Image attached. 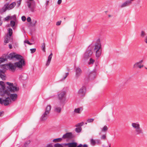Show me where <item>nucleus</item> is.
I'll list each match as a JSON object with an SVG mask.
<instances>
[{
  "instance_id": "obj_1",
  "label": "nucleus",
  "mask_w": 147,
  "mask_h": 147,
  "mask_svg": "<svg viewBox=\"0 0 147 147\" xmlns=\"http://www.w3.org/2000/svg\"><path fill=\"white\" fill-rule=\"evenodd\" d=\"M1 88H0V96L6 97L8 96L10 92H13L18 91L19 88L17 86H14L12 83L7 82L6 84L9 86L6 87L3 82H1Z\"/></svg>"
},
{
  "instance_id": "obj_2",
  "label": "nucleus",
  "mask_w": 147,
  "mask_h": 147,
  "mask_svg": "<svg viewBox=\"0 0 147 147\" xmlns=\"http://www.w3.org/2000/svg\"><path fill=\"white\" fill-rule=\"evenodd\" d=\"M102 50L101 44L100 40L98 39L93 47V51L95 54L96 57L98 58L100 56L101 54Z\"/></svg>"
},
{
  "instance_id": "obj_3",
  "label": "nucleus",
  "mask_w": 147,
  "mask_h": 147,
  "mask_svg": "<svg viewBox=\"0 0 147 147\" xmlns=\"http://www.w3.org/2000/svg\"><path fill=\"white\" fill-rule=\"evenodd\" d=\"M7 67L9 68L12 71H14L16 70V67L15 65L12 63L5 64L2 66V69H0V73H5V71L7 70Z\"/></svg>"
},
{
  "instance_id": "obj_4",
  "label": "nucleus",
  "mask_w": 147,
  "mask_h": 147,
  "mask_svg": "<svg viewBox=\"0 0 147 147\" xmlns=\"http://www.w3.org/2000/svg\"><path fill=\"white\" fill-rule=\"evenodd\" d=\"M58 98L60 100L61 104L64 103L66 100V92L64 91H62L58 94Z\"/></svg>"
},
{
  "instance_id": "obj_5",
  "label": "nucleus",
  "mask_w": 147,
  "mask_h": 147,
  "mask_svg": "<svg viewBox=\"0 0 147 147\" xmlns=\"http://www.w3.org/2000/svg\"><path fill=\"white\" fill-rule=\"evenodd\" d=\"M16 5V3L15 2H13L9 5L8 3L4 5L3 8L2 9V11L3 12H5L6 10L11 9L14 8Z\"/></svg>"
},
{
  "instance_id": "obj_6",
  "label": "nucleus",
  "mask_w": 147,
  "mask_h": 147,
  "mask_svg": "<svg viewBox=\"0 0 147 147\" xmlns=\"http://www.w3.org/2000/svg\"><path fill=\"white\" fill-rule=\"evenodd\" d=\"M27 3L28 7L32 12H34L35 10L36 3L34 1H28Z\"/></svg>"
},
{
  "instance_id": "obj_7",
  "label": "nucleus",
  "mask_w": 147,
  "mask_h": 147,
  "mask_svg": "<svg viewBox=\"0 0 147 147\" xmlns=\"http://www.w3.org/2000/svg\"><path fill=\"white\" fill-rule=\"evenodd\" d=\"M11 102L10 98L7 96L5 99L3 100L0 98V103L4 104L5 106H7Z\"/></svg>"
},
{
  "instance_id": "obj_8",
  "label": "nucleus",
  "mask_w": 147,
  "mask_h": 147,
  "mask_svg": "<svg viewBox=\"0 0 147 147\" xmlns=\"http://www.w3.org/2000/svg\"><path fill=\"white\" fill-rule=\"evenodd\" d=\"M93 52L91 49H88L85 52L84 55V58L86 59L92 55Z\"/></svg>"
},
{
  "instance_id": "obj_9",
  "label": "nucleus",
  "mask_w": 147,
  "mask_h": 147,
  "mask_svg": "<svg viewBox=\"0 0 147 147\" xmlns=\"http://www.w3.org/2000/svg\"><path fill=\"white\" fill-rule=\"evenodd\" d=\"M16 67H18L21 69L22 68L23 66H25V64L24 59H21L19 61L15 63Z\"/></svg>"
},
{
  "instance_id": "obj_10",
  "label": "nucleus",
  "mask_w": 147,
  "mask_h": 147,
  "mask_svg": "<svg viewBox=\"0 0 147 147\" xmlns=\"http://www.w3.org/2000/svg\"><path fill=\"white\" fill-rule=\"evenodd\" d=\"M75 77L76 78H79L81 75L82 71L81 69L79 67H76L75 69Z\"/></svg>"
},
{
  "instance_id": "obj_11",
  "label": "nucleus",
  "mask_w": 147,
  "mask_h": 147,
  "mask_svg": "<svg viewBox=\"0 0 147 147\" xmlns=\"http://www.w3.org/2000/svg\"><path fill=\"white\" fill-rule=\"evenodd\" d=\"M86 92V87L85 86H83L78 90V94L80 96H83L85 95Z\"/></svg>"
},
{
  "instance_id": "obj_12",
  "label": "nucleus",
  "mask_w": 147,
  "mask_h": 147,
  "mask_svg": "<svg viewBox=\"0 0 147 147\" xmlns=\"http://www.w3.org/2000/svg\"><path fill=\"white\" fill-rule=\"evenodd\" d=\"M132 2L129 0H127L123 2L120 5L121 8H123L128 6L132 4Z\"/></svg>"
},
{
  "instance_id": "obj_13",
  "label": "nucleus",
  "mask_w": 147,
  "mask_h": 147,
  "mask_svg": "<svg viewBox=\"0 0 147 147\" xmlns=\"http://www.w3.org/2000/svg\"><path fill=\"white\" fill-rule=\"evenodd\" d=\"M143 60H141L138 62L136 63L134 65V68H136L139 67V68H141L143 67V65L142 64L143 62Z\"/></svg>"
},
{
  "instance_id": "obj_14",
  "label": "nucleus",
  "mask_w": 147,
  "mask_h": 147,
  "mask_svg": "<svg viewBox=\"0 0 147 147\" xmlns=\"http://www.w3.org/2000/svg\"><path fill=\"white\" fill-rule=\"evenodd\" d=\"M49 115V114L44 112L40 117V121H43L46 120L47 119Z\"/></svg>"
},
{
  "instance_id": "obj_15",
  "label": "nucleus",
  "mask_w": 147,
  "mask_h": 147,
  "mask_svg": "<svg viewBox=\"0 0 147 147\" xmlns=\"http://www.w3.org/2000/svg\"><path fill=\"white\" fill-rule=\"evenodd\" d=\"M9 96V97L11 101L12 102L15 101L17 100L18 95L16 94H10V95L8 96V97Z\"/></svg>"
},
{
  "instance_id": "obj_16",
  "label": "nucleus",
  "mask_w": 147,
  "mask_h": 147,
  "mask_svg": "<svg viewBox=\"0 0 147 147\" xmlns=\"http://www.w3.org/2000/svg\"><path fill=\"white\" fill-rule=\"evenodd\" d=\"M54 111L55 112L57 113H59L61 111V105H56L54 107Z\"/></svg>"
},
{
  "instance_id": "obj_17",
  "label": "nucleus",
  "mask_w": 147,
  "mask_h": 147,
  "mask_svg": "<svg viewBox=\"0 0 147 147\" xmlns=\"http://www.w3.org/2000/svg\"><path fill=\"white\" fill-rule=\"evenodd\" d=\"M96 76V72L94 71H93L90 73L88 75V77L90 79H93Z\"/></svg>"
},
{
  "instance_id": "obj_18",
  "label": "nucleus",
  "mask_w": 147,
  "mask_h": 147,
  "mask_svg": "<svg viewBox=\"0 0 147 147\" xmlns=\"http://www.w3.org/2000/svg\"><path fill=\"white\" fill-rule=\"evenodd\" d=\"M51 109V105L50 104H48L46 106L45 109V111L44 112L49 115L50 113Z\"/></svg>"
},
{
  "instance_id": "obj_19",
  "label": "nucleus",
  "mask_w": 147,
  "mask_h": 147,
  "mask_svg": "<svg viewBox=\"0 0 147 147\" xmlns=\"http://www.w3.org/2000/svg\"><path fill=\"white\" fill-rule=\"evenodd\" d=\"M53 56V54L51 53L50 54V55L48 56L47 59L46 63V65L47 66H48L49 65L51 61V59L52 58Z\"/></svg>"
},
{
  "instance_id": "obj_20",
  "label": "nucleus",
  "mask_w": 147,
  "mask_h": 147,
  "mask_svg": "<svg viewBox=\"0 0 147 147\" xmlns=\"http://www.w3.org/2000/svg\"><path fill=\"white\" fill-rule=\"evenodd\" d=\"M132 127L135 129L140 127V125L138 122H133L131 124Z\"/></svg>"
},
{
  "instance_id": "obj_21",
  "label": "nucleus",
  "mask_w": 147,
  "mask_h": 147,
  "mask_svg": "<svg viewBox=\"0 0 147 147\" xmlns=\"http://www.w3.org/2000/svg\"><path fill=\"white\" fill-rule=\"evenodd\" d=\"M83 110V107H82L75 108L74 111V112L76 114H80Z\"/></svg>"
},
{
  "instance_id": "obj_22",
  "label": "nucleus",
  "mask_w": 147,
  "mask_h": 147,
  "mask_svg": "<svg viewBox=\"0 0 147 147\" xmlns=\"http://www.w3.org/2000/svg\"><path fill=\"white\" fill-rule=\"evenodd\" d=\"M72 137V134L71 133H67L64 134L63 136V138H71Z\"/></svg>"
},
{
  "instance_id": "obj_23",
  "label": "nucleus",
  "mask_w": 147,
  "mask_h": 147,
  "mask_svg": "<svg viewBox=\"0 0 147 147\" xmlns=\"http://www.w3.org/2000/svg\"><path fill=\"white\" fill-rule=\"evenodd\" d=\"M135 130L136 133V135L142 134L143 133L142 129L140 128V127Z\"/></svg>"
},
{
  "instance_id": "obj_24",
  "label": "nucleus",
  "mask_w": 147,
  "mask_h": 147,
  "mask_svg": "<svg viewBox=\"0 0 147 147\" xmlns=\"http://www.w3.org/2000/svg\"><path fill=\"white\" fill-rule=\"evenodd\" d=\"M66 145L68 146V147H76L77 145V143L76 142H72L66 144Z\"/></svg>"
},
{
  "instance_id": "obj_25",
  "label": "nucleus",
  "mask_w": 147,
  "mask_h": 147,
  "mask_svg": "<svg viewBox=\"0 0 147 147\" xmlns=\"http://www.w3.org/2000/svg\"><path fill=\"white\" fill-rule=\"evenodd\" d=\"M16 53H11L9 54L8 56V58L10 59H11L15 58Z\"/></svg>"
},
{
  "instance_id": "obj_26",
  "label": "nucleus",
  "mask_w": 147,
  "mask_h": 147,
  "mask_svg": "<svg viewBox=\"0 0 147 147\" xmlns=\"http://www.w3.org/2000/svg\"><path fill=\"white\" fill-rule=\"evenodd\" d=\"M15 58L18 60H19V61L21 60V59H24L23 57L21 56L18 54H16L15 55Z\"/></svg>"
},
{
  "instance_id": "obj_27",
  "label": "nucleus",
  "mask_w": 147,
  "mask_h": 147,
  "mask_svg": "<svg viewBox=\"0 0 147 147\" xmlns=\"http://www.w3.org/2000/svg\"><path fill=\"white\" fill-rule=\"evenodd\" d=\"M8 36L11 37L13 33L12 30L11 28H9L8 30Z\"/></svg>"
},
{
  "instance_id": "obj_28",
  "label": "nucleus",
  "mask_w": 147,
  "mask_h": 147,
  "mask_svg": "<svg viewBox=\"0 0 147 147\" xmlns=\"http://www.w3.org/2000/svg\"><path fill=\"white\" fill-rule=\"evenodd\" d=\"M10 37L8 36V34L6 36V38L4 40V42L5 43V44L8 43L9 42V40L10 39Z\"/></svg>"
},
{
  "instance_id": "obj_29",
  "label": "nucleus",
  "mask_w": 147,
  "mask_h": 147,
  "mask_svg": "<svg viewBox=\"0 0 147 147\" xmlns=\"http://www.w3.org/2000/svg\"><path fill=\"white\" fill-rule=\"evenodd\" d=\"M90 144L92 145H95L96 144V140L91 139L90 140Z\"/></svg>"
},
{
  "instance_id": "obj_30",
  "label": "nucleus",
  "mask_w": 147,
  "mask_h": 147,
  "mask_svg": "<svg viewBox=\"0 0 147 147\" xmlns=\"http://www.w3.org/2000/svg\"><path fill=\"white\" fill-rule=\"evenodd\" d=\"M62 140V138L55 139L53 140V142H60Z\"/></svg>"
},
{
  "instance_id": "obj_31",
  "label": "nucleus",
  "mask_w": 147,
  "mask_h": 147,
  "mask_svg": "<svg viewBox=\"0 0 147 147\" xmlns=\"http://www.w3.org/2000/svg\"><path fill=\"white\" fill-rule=\"evenodd\" d=\"M21 76H22L21 77V79L23 80H26L27 78V76L26 74H23Z\"/></svg>"
},
{
  "instance_id": "obj_32",
  "label": "nucleus",
  "mask_w": 147,
  "mask_h": 147,
  "mask_svg": "<svg viewBox=\"0 0 147 147\" xmlns=\"http://www.w3.org/2000/svg\"><path fill=\"white\" fill-rule=\"evenodd\" d=\"M4 73L1 72L0 73V78L3 80H5V77L4 75H3L1 73Z\"/></svg>"
},
{
  "instance_id": "obj_33",
  "label": "nucleus",
  "mask_w": 147,
  "mask_h": 147,
  "mask_svg": "<svg viewBox=\"0 0 147 147\" xmlns=\"http://www.w3.org/2000/svg\"><path fill=\"white\" fill-rule=\"evenodd\" d=\"M94 61H95V60L94 59H92V58H91L90 59L89 61L88 62V64L89 65H90L91 64H92L94 63Z\"/></svg>"
},
{
  "instance_id": "obj_34",
  "label": "nucleus",
  "mask_w": 147,
  "mask_h": 147,
  "mask_svg": "<svg viewBox=\"0 0 147 147\" xmlns=\"http://www.w3.org/2000/svg\"><path fill=\"white\" fill-rule=\"evenodd\" d=\"M81 130V127H77L76 128V131L78 133L80 132Z\"/></svg>"
},
{
  "instance_id": "obj_35",
  "label": "nucleus",
  "mask_w": 147,
  "mask_h": 147,
  "mask_svg": "<svg viewBox=\"0 0 147 147\" xmlns=\"http://www.w3.org/2000/svg\"><path fill=\"white\" fill-rule=\"evenodd\" d=\"M41 48L42 51H45V43H43L42 44Z\"/></svg>"
},
{
  "instance_id": "obj_36",
  "label": "nucleus",
  "mask_w": 147,
  "mask_h": 147,
  "mask_svg": "<svg viewBox=\"0 0 147 147\" xmlns=\"http://www.w3.org/2000/svg\"><path fill=\"white\" fill-rule=\"evenodd\" d=\"M84 123L82 122L80 123H78L75 126L77 127H81L83 125Z\"/></svg>"
},
{
  "instance_id": "obj_37",
  "label": "nucleus",
  "mask_w": 147,
  "mask_h": 147,
  "mask_svg": "<svg viewBox=\"0 0 147 147\" xmlns=\"http://www.w3.org/2000/svg\"><path fill=\"white\" fill-rule=\"evenodd\" d=\"M146 33L145 32L143 31H142L141 33H140V36L142 37H144L146 35Z\"/></svg>"
},
{
  "instance_id": "obj_38",
  "label": "nucleus",
  "mask_w": 147,
  "mask_h": 147,
  "mask_svg": "<svg viewBox=\"0 0 147 147\" xmlns=\"http://www.w3.org/2000/svg\"><path fill=\"white\" fill-rule=\"evenodd\" d=\"M10 20H16V17L15 15H14L12 16H10Z\"/></svg>"
},
{
  "instance_id": "obj_39",
  "label": "nucleus",
  "mask_w": 147,
  "mask_h": 147,
  "mask_svg": "<svg viewBox=\"0 0 147 147\" xmlns=\"http://www.w3.org/2000/svg\"><path fill=\"white\" fill-rule=\"evenodd\" d=\"M10 19V16H8L4 19V20L5 21H8Z\"/></svg>"
},
{
  "instance_id": "obj_40",
  "label": "nucleus",
  "mask_w": 147,
  "mask_h": 147,
  "mask_svg": "<svg viewBox=\"0 0 147 147\" xmlns=\"http://www.w3.org/2000/svg\"><path fill=\"white\" fill-rule=\"evenodd\" d=\"M55 147H63L61 144L59 143L55 144L54 145Z\"/></svg>"
},
{
  "instance_id": "obj_41",
  "label": "nucleus",
  "mask_w": 147,
  "mask_h": 147,
  "mask_svg": "<svg viewBox=\"0 0 147 147\" xmlns=\"http://www.w3.org/2000/svg\"><path fill=\"white\" fill-rule=\"evenodd\" d=\"M15 24V22L13 21H11L10 22V25L11 27H13L14 26Z\"/></svg>"
},
{
  "instance_id": "obj_42",
  "label": "nucleus",
  "mask_w": 147,
  "mask_h": 147,
  "mask_svg": "<svg viewBox=\"0 0 147 147\" xmlns=\"http://www.w3.org/2000/svg\"><path fill=\"white\" fill-rule=\"evenodd\" d=\"M37 22V21L36 20H33V21L31 22L32 25L34 26H35Z\"/></svg>"
},
{
  "instance_id": "obj_43",
  "label": "nucleus",
  "mask_w": 147,
  "mask_h": 147,
  "mask_svg": "<svg viewBox=\"0 0 147 147\" xmlns=\"http://www.w3.org/2000/svg\"><path fill=\"white\" fill-rule=\"evenodd\" d=\"M69 73L68 72L66 73L63 76V78L62 79V80H65L67 76L68 75Z\"/></svg>"
},
{
  "instance_id": "obj_44",
  "label": "nucleus",
  "mask_w": 147,
  "mask_h": 147,
  "mask_svg": "<svg viewBox=\"0 0 147 147\" xmlns=\"http://www.w3.org/2000/svg\"><path fill=\"white\" fill-rule=\"evenodd\" d=\"M26 43H27V44L28 45H32V43H30V42H29L28 40H25L24 41V44L25 46H26Z\"/></svg>"
},
{
  "instance_id": "obj_45",
  "label": "nucleus",
  "mask_w": 147,
  "mask_h": 147,
  "mask_svg": "<svg viewBox=\"0 0 147 147\" xmlns=\"http://www.w3.org/2000/svg\"><path fill=\"white\" fill-rule=\"evenodd\" d=\"M94 120V119H88L87 121L88 123H91Z\"/></svg>"
},
{
  "instance_id": "obj_46",
  "label": "nucleus",
  "mask_w": 147,
  "mask_h": 147,
  "mask_svg": "<svg viewBox=\"0 0 147 147\" xmlns=\"http://www.w3.org/2000/svg\"><path fill=\"white\" fill-rule=\"evenodd\" d=\"M108 128L105 125L103 127V129H102V131H106L107 130Z\"/></svg>"
},
{
  "instance_id": "obj_47",
  "label": "nucleus",
  "mask_w": 147,
  "mask_h": 147,
  "mask_svg": "<svg viewBox=\"0 0 147 147\" xmlns=\"http://www.w3.org/2000/svg\"><path fill=\"white\" fill-rule=\"evenodd\" d=\"M6 60V59L4 58H0V64Z\"/></svg>"
},
{
  "instance_id": "obj_48",
  "label": "nucleus",
  "mask_w": 147,
  "mask_h": 147,
  "mask_svg": "<svg viewBox=\"0 0 147 147\" xmlns=\"http://www.w3.org/2000/svg\"><path fill=\"white\" fill-rule=\"evenodd\" d=\"M30 51L31 53H33L36 51V49L35 48L32 49H30Z\"/></svg>"
},
{
  "instance_id": "obj_49",
  "label": "nucleus",
  "mask_w": 147,
  "mask_h": 147,
  "mask_svg": "<svg viewBox=\"0 0 147 147\" xmlns=\"http://www.w3.org/2000/svg\"><path fill=\"white\" fill-rule=\"evenodd\" d=\"M82 146H83V147H88V146L86 144H84L83 146L81 144H80L77 147H82Z\"/></svg>"
},
{
  "instance_id": "obj_50",
  "label": "nucleus",
  "mask_w": 147,
  "mask_h": 147,
  "mask_svg": "<svg viewBox=\"0 0 147 147\" xmlns=\"http://www.w3.org/2000/svg\"><path fill=\"white\" fill-rule=\"evenodd\" d=\"M106 136L105 134L103 135L101 137V139H102L105 140L106 139Z\"/></svg>"
},
{
  "instance_id": "obj_51",
  "label": "nucleus",
  "mask_w": 147,
  "mask_h": 147,
  "mask_svg": "<svg viewBox=\"0 0 147 147\" xmlns=\"http://www.w3.org/2000/svg\"><path fill=\"white\" fill-rule=\"evenodd\" d=\"M21 0H20L19 1H18L17 2L18 6V7L20 6V4Z\"/></svg>"
},
{
  "instance_id": "obj_52",
  "label": "nucleus",
  "mask_w": 147,
  "mask_h": 147,
  "mask_svg": "<svg viewBox=\"0 0 147 147\" xmlns=\"http://www.w3.org/2000/svg\"><path fill=\"white\" fill-rule=\"evenodd\" d=\"M21 18L22 20L24 22L25 21L26 19V17L24 16H22Z\"/></svg>"
},
{
  "instance_id": "obj_53",
  "label": "nucleus",
  "mask_w": 147,
  "mask_h": 147,
  "mask_svg": "<svg viewBox=\"0 0 147 147\" xmlns=\"http://www.w3.org/2000/svg\"><path fill=\"white\" fill-rule=\"evenodd\" d=\"M96 144H100V141L99 140H96Z\"/></svg>"
},
{
  "instance_id": "obj_54",
  "label": "nucleus",
  "mask_w": 147,
  "mask_h": 147,
  "mask_svg": "<svg viewBox=\"0 0 147 147\" xmlns=\"http://www.w3.org/2000/svg\"><path fill=\"white\" fill-rule=\"evenodd\" d=\"M61 21H58L56 23V25L57 26H59L61 24Z\"/></svg>"
},
{
  "instance_id": "obj_55",
  "label": "nucleus",
  "mask_w": 147,
  "mask_h": 147,
  "mask_svg": "<svg viewBox=\"0 0 147 147\" xmlns=\"http://www.w3.org/2000/svg\"><path fill=\"white\" fill-rule=\"evenodd\" d=\"M27 20L28 22H30L31 21V19L30 17H28L27 19Z\"/></svg>"
},
{
  "instance_id": "obj_56",
  "label": "nucleus",
  "mask_w": 147,
  "mask_h": 147,
  "mask_svg": "<svg viewBox=\"0 0 147 147\" xmlns=\"http://www.w3.org/2000/svg\"><path fill=\"white\" fill-rule=\"evenodd\" d=\"M144 41L145 43L147 44V36L145 38Z\"/></svg>"
},
{
  "instance_id": "obj_57",
  "label": "nucleus",
  "mask_w": 147,
  "mask_h": 147,
  "mask_svg": "<svg viewBox=\"0 0 147 147\" xmlns=\"http://www.w3.org/2000/svg\"><path fill=\"white\" fill-rule=\"evenodd\" d=\"M62 2V0H58L57 2V3L59 5H60Z\"/></svg>"
},
{
  "instance_id": "obj_58",
  "label": "nucleus",
  "mask_w": 147,
  "mask_h": 147,
  "mask_svg": "<svg viewBox=\"0 0 147 147\" xmlns=\"http://www.w3.org/2000/svg\"><path fill=\"white\" fill-rule=\"evenodd\" d=\"M30 141H28L27 142H26L25 144H24L25 146H26V144L28 145V144L30 143Z\"/></svg>"
},
{
  "instance_id": "obj_59",
  "label": "nucleus",
  "mask_w": 147,
  "mask_h": 147,
  "mask_svg": "<svg viewBox=\"0 0 147 147\" xmlns=\"http://www.w3.org/2000/svg\"><path fill=\"white\" fill-rule=\"evenodd\" d=\"M2 24V22L1 20V18L0 17V25L1 26Z\"/></svg>"
},
{
  "instance_id": "obj_60",
  "label": "nucleus",
  "mask_w": 147,
  "mask_h": 147,
  "mask_svg": "<svg viewBox=\"0 0 147 147\" xmlns=\"http://www.w3.org/2000/svg\"><path fill=\"white\" fill-rule=\"evenodd\" d=\"M47 147H52V146L51 144H49L47 146Z\"/></svg>"
},
{
  "instance_id": "obj_61",
  "label": "nucleus",
  "mask_w": 147,
  "mask_h": 147,
  "mask_svg": "<svg viewBox=\"0 0 147 147\" xmlns=\"http://www.w3.org/2000/svg\"><path fill=\"white\" fill-rule=\"evenodd\" d=\"M9 47L10 49H11L12 47V46L11 45H9Z\"/></svg>"
},
{
  "instance_id": "obj_62",
  "label": "nucleus",
  "mask_w": 147,
  "mask_h": 147,
  "mask_svg": "<svg viewBox=\"0 0 147 147\" xmlns=\"http://www.w3.org/2000/svg\"><path fill=\"white\" fill-rule=\"evenodd\" d=\"M2 113H1V112H0V116H1L2 114Z\"/></svg>"
},
{
  "instance_id": "obj_63",
  "label": "nucleus",
  "mask_w": 147,
  "mask_h": 147,
  "mask_svg": "<svg viewBox=\"0 0 147 147\" xmlns=\"http://www.w3.org/2000/svg\"><path fill=\"white\" fill-rule=\"evenodd\" d=\"M28 1H34L33 0H28Z\"/></svg>"
},
{
  "instance_id": "obj_64",
  "label": "nucleus",
  "mask_w": 147,
  "mask_h": 147,
  "mask_svg": "<svg viewBox=\"0 0 147 147\" xmlns=\"http://www.w3.org/2000/svg\"><path fill=\"white\" fill-rule=\"evenodd\" d=\"M49 3V1H47V4Z\"/></svg>"
}]
</instances>
